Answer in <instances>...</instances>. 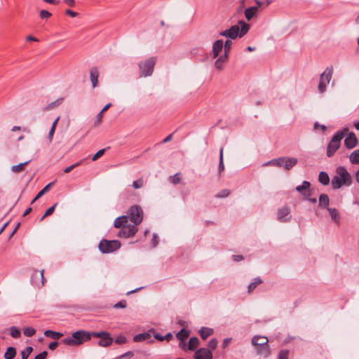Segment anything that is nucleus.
I'll list each match as a JSON object with an SVG mask.
<instances>
[{
  "label": "nucleus",
  "instance_id": "obj_35",
  "mask_svg": "<svg viewBox=\"0 0 359 359\" xmlns=\"http://www.w3.org/2000/svg\"><path fill=\"white\" fill-rule=\"evenodd\" d=\"M231 46H232V42L231 40H226L224 43V46H223V48H224V55H226V56L229 57V52L231 49Z\"/></svg>",
  "mask_w": 359,
  "mask_h": 359
},
{
  "label": "nucleus",
  "instance_id": "obj_48",
  "mask_svg": "<svg viewBox=\"0 0 359 359\" xmlns=\"http://www.w3.org/2000/svg\"><path fill=\"white\" fill-rule=\"evenodd\" d=\"M218 342L217 340L215 338L211 339L208 342V347L209 350L213 351L215 350L217 346Z\"/></svg>",
  "mask_w": 359,
  "mask_h": 359
},
{
  "label": "nucleus",
  "instance_id": "obj_37",
  "mask_svg": "<svg viewBox=\"0 0 359 359\" xmlns=\"http://www.w3.org/2000/svg\"><path fill=\"white\" fill-rule=\"evenodd\" d=\"M33 348L32 346H27L23 351H21L22 359H27L32 353Z\"/></svg>",
  "mask_w": 359,
  "mask_h": 359
},
{
  "label": "nucleus",
  "instance_id": "obj_45",
  "mask_svg": "<svg viewBox=\"0 0 359 359\" xmlns=\"http://www.w3.org/2000/svg\"><path fill=\"white\" fill-rule=\"evenodd\" d=\"M57 203H55L53 206H51L50 208H49L46 211V212L43 214V215L41 217L40 220H43L45 217H46L47 216H49L51 214H53V212H54L55 209V207L57 206Z\"/></svg>",
  "mask_w": 359,
  "mask_h": 359
},
{
  "label": "nucleus",
  "instance_id": "obj_22",
  "mask_svg": "<svg viewBox=\"0 0 359 359\" xmlns=\"http://www.w3.org/2000/svg\"><path fill=\"white\" fill-rule=\"evenodd\" d=\"M327 210L330 213L332 220L334 221L335 223L339 224L340 220V216L338 210L334 208H327Z\"/></svg>",
  "mask_w": 359,
  "mask_h": 359
},
{
  "label": "nucleus",
  "instance_id": "obj_43",
  "mask_svg": "<svg viewBox=\"0 0 359 359\" xmlns=\"http://www.w3.org/2000/svg\"><path fill=\"white\" fill-rule=\"evenodd\" d=\"M144 185V180L142 178H139L138 180L133 182V187L135 189H139L142 188Z\"/></svg>",
  "mask_w": 359,
  "mask_h": 359
},
{
  "label": "nucleus",
  "instance_id": "obj_11",
  "mask_svg": "<svg viewBox=\"0 0 359 359\" xmlns=\"http://www.w3.org/2000/svg\"><path fill=\"white\" fill-rule=\"evenodd\" d=\"M344 146L348 149H351L355 147L358 144V138L354 133L350 132L344 140Z\"/></svg>",
  "mask_w": 359,
  "mask_h": 359
},
{
  "label": "nucleus",
  "instance_id": "obj_52",
  "mask_svg": "<svg viewBox=\"0 0 359 359\" xmlns=\"http://www.w3.org/2000/svg\"><path fill=\"white\" fill-rule=\"evenodd\" d=\"M106 149H100L97 153L94 154V156L92 158V160L93 161L97 160L99 158H100L105 152Z\"/></svg>",
  "mask_w": 359,
  "mask_h": 359
},
{
  "label": "nucleus",
  "instance_id": "obj_41",
  "mask_svg": "<svg viewBox=\"0 0 359 359\" xmlns=\"http://www.w3.org/2000/svg\"><path fill=\"white\" fill-rule=\"evenodd\" d=\"M10 330H11V335L12 337L17 339V338H19L21 336V332H20V330L17 327L12 326L10 328Z\"/></svg>",
  "mask_w": 359,
  "mask_h": 359
},
{
  "label": "nucleus",
  "instance_id": "obj_12",
  "mask_svg": "<svg viewBox=\"0 0 359 359\" xmlns=\"http://www.w3.org/2000/svg\"><path fill=\"white\" fill-rule=\"evenodd\" d=\"M194 359H212V351L205 348H199L195 352Z\"/></svg>",
  "mask_w": 359,
  "mask_h": 359
},
{
  "label": "nucleus",
  "instance_id": "obj_21",
  "mask_svg": "<svg viewBox=\"0 0 359 359\" xmlns=\"http://www.w3.org/2000/svg\"><path fill=\"white\" fill-rule=\"evenodd\" d=\"M330 199L326 194H321L319 196V207L327 209Z\"/></svg>",
  "mask_w": 359,
  "mask_h": 359
},
{
  "label": "nucleus",
  "instance_id": "obj_14",
  "mask_svg": "<svg viewBox=\"0 0 359 359\" xmlns=\"http://www.w3.org/2000/svg\"><path fill=\"white\" fill-rule=\"evenodd\" d=\"M283 161H281L280 167H283L285 170H290L297 163V159L296 158H285L282 157Z\"/></svg>",
  "mask_w": 359,
  "mask_h": 359
},
{
  "label": "nucleus",
  "instance_id": "obj_25",
  "mask_svg": "<svg viewBox=\"0 0 359 359\" xmlns=\"http://www.w3.org/2000/svg\"><path fill=\"white\" fill-rule=\"evenodd\" d=\"M332 76V69L327 68L325 72L320 75V80H324L327 83H329Z\"/></svg>",
  "mask_w": 359,
  "mask_h": 359
},
{
  "label": "nucleus",
  "instance_id": "obj_39",
  "mask_svg": "<svg viewBox=\"0 0 359 359\" xmlns=\"http://www.w3.org/2000/svg\"><path fill=\"white\" fill-rule=\"evenodd\" d=\"M261 283L262 280L260 278H255L254 281L248 285V292H251Z\"/></svg>",
  "mask_w": 359,
  "mask_h": 359
},
{
  "label": "nucleus",
  "instance_id": "obj_56",
  "mask_svg": "<svg viewBox=\"0 0 359 359\" xmlns=\"http://www.w3.org/2000/svg\"><path fill=\"white\" fill-rule=\"evenodd\" d=\"M62 99H60V100H57L55 102H53L51 103H50L45 109H53L55 107L56 104H60V101L62 100Z\"/></svg>",
  "mask_w": 359,
  "mask_h": 359
},
{
  "label": "nucleus",
  "instance_id": "obj_3",
  "mask_svg": "<svg viewBox=\"0 0 359 359\" xmlns=\"http://www.w3.org/2000/svg\"><path fill=\"white\" fill-rule=\"evenodd\" d=\"M348 131V128H344L343 130L337 131L334 135L327 147V156L328 157H332L340 147L341 141L344 138V134Z\"/></svg>",
  "mask_w": 359,
  "mask_h": 359
},
{
  "label": "nucleus",
  "instance_id": "obj_51",
  "mask_svg": "<svg viewBox=\"0 0 359 359\" xmlns=\"http://www.w3.org/2000/svg\"><path fill=\"white\" fill-rule=\"evenodd\" d=\"M90 335L91 337H97V338H101L103 335H107L106 331H101V332H90Z\"/></svg>",
  "mask_w": 359,
  "mask_h": 359
},
{
  "label": "nucleus",
  "instance_id": "obj_32",
  "mask_svg": "<svg viewBox=\"0 0 359 359\" xmlns=\"http://www.w3.org/2000/svg\"><path fill=\"white\" fill-rule=\"evenodd\" d=\"M199 344V340L197 337H193L189 339L188 346L191 351L195 350Z\"/></svg>",
  "mask_w": 359,
  "mask_h": 359
},
{
  "label": "nucleus",
  "instance_id": "obj_63",
  "mask_svg": "<svg viewBox=\"0 0 359 359\" xmlns=\"http://www.w3.org/2000/svg\"><path fill=\"white\" fill-rule=\"evenodd\" d=\"M133 355V353L131 351H128L126 352V353L121 355V356L116 358V359H121L124 357H126V356H128V357H132Z\"/></svg>",
  "mask_w": 359,
  "mask_h": 359
},
{
  "label": "nucleus",
  "instance_id": "obj_42",
  "mask_svg": "<svg viewBox=\"0 0 359 359\" xmlns=\"http://www.w3.org/2000/svg\"><path fill=\"white\" fill-rule=\"evenodd\" d=\"M169 181H170V183H172L173 184H180V182H181L180 174V173H176L175 175L170 176L169 177Z\"/></svg>",
  "mask_w": 359,
  "mask_h": 359
},
{
  "label": "nucleus",
  "instance_id": "obj_34",
  "mask_svg": "<svg viewBox=\"0 0 359 359\" xmlns=\"http://www.w3.org/2000/svg\"><path fill=\"white\" fill-rule=\"evenodd\" d=\"M310 186H311V184H310V182H308V181H304V182H302V185H299V186H297V187L295 188V189H296V191H298L299 193H300V194H302V193H304L303 191H304V190H307V189H309V187H310Z\"/></svg>",
  "mask_w": 359,
  "mask_h": 359
},
{
  "label": "nucleus",
  "instance_id": "obj_29",
  "mask_svg": "<svg viewBox=\"0 0 359 359\" xmlns=\"http://www.w3.org/2000/svg\"><path fill=\"white\" fill-rule=\"evenodd\" d=\"M16 355V349L15 347L10 346L7 348L6 353H4L5 359H13Z\"/></svg>",
  "mask_w": 359,
  "mask_h": 359
},
{
  "label": "nucleus",
  "instance_id": "obj_44",
  "mask_svg": "<svg viewBox=\"0 0 359 359\" xmlns=\"http://www.w3.org/2000/svg\"><path fill=\"white\" fill-rule=\"evenodd\" d=\"M327 88V83L324 80H320L318 86V90L319 93H323Z\"/></svg>",
  "mask_w": 359,
  "mask_h": 359
},
{
  "label": "nucleus",
  "instance_id": "obj_18",
  "mask_svg": "<svg viewBox=\"0 0 359 359\" xmlns=\"http://www.w3.org/2000/svg\"><path fill=\"white\" fill-rule=\"evenodd\" d=\"M258 13V6H250L244 11V15L248 21H250Z\"/></svg>",
  "mask_w": 359,
  "mask_h": 359
},
{
  "label": "nucleus",
  "instance_id": "obj_28",
  "mask_svg": "<svg viewBox=\"0 0 359 359\" xmlns=\"http://www.w3.org/2000/svg\"><path fill=\"white\" fill-rule=\"evenodd\" d=\"M44 335L47 337H50L53 339H59L62 336V334L60 332L48 330L44 332Z\"/></svg>",
  "mask_w": 359,
  "mask_h": 359
},
{
  "label": "nucleus",
  "instance_id": "obj_26",
  "mask_svg": "<svg viewBox=\"0 0 359 359\" xmlns=\"http://www.w3.org/2000/svg\"><path fill=\"white\" fill-rule=\"evenodd\" d=\"M318 181L324 186L328 185L330 182V177L326 172L321 171L318 175Z\"/></svg>",
  "mask_w": 359,
  "mask_h": 359
},
{
  "label": "nucleus",
  "instance_id": "obj_30",
  "mask_svg": "<svg viewBox=\"0 0 359 359\" xmlns=\"http://www.w3.org/2000/svg\"><path fill=\"white\" fill-rule=\"evenodd\" d=\"M30 161L31 160H29L26 162L21 163L18 165H13L11 166V170L13 172L18 173L21 172L24 169L25 166L27 165Z\"/></svg>",
  "mask_w": 359,
  "mask_h": 359
},
{
  "label": "nucleus",
  "instance_id": "obj_27",
  "mask_svg": "<svg viewBox=\"0 0 359 359\" xmlns=\"http://www.w3.org/2000/svg\"><path fill=\"white\" fill-rule=\"evenodd\" d=\"M151 338V334L148 332H143L135 335L133 341L135 342L147 341Z\"/></svg>",
  "mask_w": 359,
  "mask_h": 359
},
{
  "label": "nucleus",
  "instance_id": "obj_36",
  "mask_svg": "<svg viewBox=\"0 0 359 359\" xmlns=\"http://www.w3.org/2000/svg\"><path fill=\"white\" fill-rule=\"evenodd\" d=\"M281 161H283L282 157L272 159L264 163V165H276L278 167H280Z\"/></svg>",
  "mask_w": 359,
  "mask_h": 359
},
{
  "label": "nucleus",
  "instance_id": "obj_2",
  "mask_svg": "<svg viewBox=\"0 0 359 359\" xmlns=\"http://www.w3.org/2000/svg\"><path fill=\"white\" fill-rule=\"evenodd\" d=\"M90 339V332L79 330L72 334V337L65 338L61 342L68 346L80 345Z\"/></svg>",
  "mask_w": 359,
  "mask_h": 359
},
{
  "label": "nucleus",
  "instance_id": "obj_53",
  "mask_svg": "<svg viewBox=\"0 0 359 359\" xmlns=\"http://www.w3.org/2000/svg\"><path fill=\"white\" fill-rule=\"evenodd\" d=\"M51 16V13L46 11V10H41L40 11V17L41 18L43 19V18H48Z\"/></svg>",
  "mask_w": 359,
  "mask_h": 359
},
{
  "label": "nucleus",
  "instance_id": "obj_24",
  "mask_svg": "<svg viewBox=\"0 0 359 359\" xmlns=\"http://www.w3.org/2000/svg\"><path fill=\"white\" fill-rule=\"evenodd\" d=\"M238 25L241 26V29L239 28L238 32L239 37H242L248 32L250 25L243 20H240L238 22Z\"/></svg>",
  "mask_w": 359,
  "mask_h": 359
},
{
  "label": "nucleus",
  "instance_id": "obj_7",
  "mask_svg": "<svg viewBox=\"0 0 359 359\" xmlns=\"http://www.w3.org/2000/svg\"><path fill=\"white\" fill-rule=\"evenodd\" d=\"M133 224H140L143 219V211L140 206L133 205L128 211V215Z\"/></svg>",
  "mask_w": 359,
  "mask_h": 359
},
{
  "label": "nucleus",
  "instance_id": "obj_59",
  "mask_svg": "<svg viewBox=\"0 0 359 359\" xmlns=\"http://www.w3.org/2000/svg\"><path fill=\"white\" fill-rule=\"evenodd\" d=\"M102 114H103V112L101 111L98 113V114L96 116V120L95 121V125H97V124L100 123V122L102 121Z\"/></svg>",
  "mask_w": 359,
  "mask_h": 359
},
{
  "label": "nucleus",
  "instance_id": "obj_23",
  "mask_svg": "<svg viewBox=\"0 0 359 359\" xmlns=\"http://www.w3.org/2000/svg\"><path fill=\"white\" fill-rule=\"evenodd\" d=\"M213 333V329L206 327H202L199 330V334L203 339H207L208 337L212 335Z\"/></svg>",
  "mask_w": 359,
  "mask_h": 359
},
{
  "label": "nucleus",
  "instance_id": "obj_8",
  "mask_svg": "<svg viewBox=\"0 0 359 359\" xmlns=\"http://www.w3.org/2000/svg\"><path fill=\"white\" fill-rule=\"evenodd\" d=\"M44 270L42 269L41 271L35 270L31 278V281L32 285L36 287H41L43 286L46 279L44 278Z\"/></svg>",
  "mask_w": 359,
  "mask_h": 359
},
{
  "label": "nucleus",
  "instance_id": "obj_38",
  "mask_svg": "<svg viewBox=\"0 0 359 359\" xmlns=\"http://www.w3.org/2000/svg\"><path fill=\"white\" fill-rule=\"evenodd\" d=\"M36 333V330L32 327H25L23 330V334L28 337L34 336Z\"/></svg>",
  "mask_w": 359,
  "mask_h": 359
},
{
  "label": "nucleus",
  "instance_id": "obj_16",
  "mask_svg": "<svg viewBox=\"0 0 359 359\" xmlns=\"http://www.w3.org/2000/svg\"><path fill=\"white\" fill-rule=\"evenodd\" d=\"M113 341V338L110 336V334L107 332V335H103L97 342V344L101 347H108L112 344Z\"/></svg>",
  "mask_w": 359,
  "mask_h": 359
},
{
  "label": "nucleus",
  "instance_id": "obj_55",
  "mask_svg": "<svg viewBox=\"0 0 359 359\" xmlns=\"http://www.w3.org/2000/svg\"><path fill=\"white\" fill-rule=\"evenodd\" d=\"M127 306V303H126V300H121L120 302H118L117 304H116L114 305V308H121V309H124L126 308Z\"/></svg>",
  "mask_w": 359,
  "mask_h": 359
},
{
  "label": "nucleus",
  "instance_id": "obj_6",
  "mask_svg": "<svg viewBox=\"0 0 359 359\" xmlns=\"http://www.w3.org/2000/svg\"><path fill=\"white\" fill-rule=\"evenodd\" d=\"M121 246V244L119 241L102 239L98 245V248L102 253L108 254L118 250Z\"/></svg>",
  "mask_w": 359,
  "mask_h": 359
},
{
  "label": "nucleus",
  "instance_id": "obj_54",
  "mask_svg": "<svg viewBox=\"0 0 359 359\" xmlns=\"http://www.w3.org/2000/svg\"><path fill=\"white\" fill-rule=\"evenodd\" d=\"M114 341L118 344H123L126 342V338L124 336L121 335L116 337Z\"/></svg>",
  "mask_w": 359,
  "mask_h": 359
},
{
  "label": "nucleus",
  "instance_id": "obj_33",
  "mask_svg": "<svg viewBox=\"0 0 359 359\" xmlns=\"http://www.w3.org/2000/svg\"><path fill=\"white\" fill-rule=\"evenodd\" d=\"M189 335V331L184 328H182L180 332H177V337L179 340H180L181 341H183L187 339Z\"/></svg>",
  "mask_w": 359,
  "mask_h": 359
},
{
  "label": "nucleus",
  "instance_id": "obj_40",
  "mask_svg": "<svg viewBox=\"0 0 359 359\" xmlns=\"http://www.w3.org/2000/svg\"><path fill=\"white\" fill-rule=\"evenodd\" d=\"M219 174L224 170V160H223V148L222 147L219 151Z\"/></svg>",
  "mask_w": 359,
  "mask_h": 359
},
{
  "label": "nucleus",
  "instance_id": "obj_49",
  "mask_svg": "<svg viewBox=\"0 0 359 359\" xmlns=\"http://www.w3.org/2000/svg\"><path fill=\"white\" fill-rule=\"evenodd\" d=\"M289 351L283 349L280 351L278 356V359H288Z\"/></svg>",
  "mask_w": 359,
  "mask_h": 359
},
{
  "label": "nucleus",
  "instance_id": "obj_15",
  "mask_svg": "<svg viewBox=\"0 0 359 359\" xmlns=\"http://www.w3.org/2000/svg\"><path fill=\"white\" fill-rule=\"evenodd\" d=\"M229 57L226 55L222 54L217 57L214 66L217 70H222L224 65L227 62Z\"/></svg>",
  "mask_w": 359,
  "mask_h": 359
},
{
  "label": "nucleus",
  "instance_id": "obj_19",
  "mask_svg": "<svg viewBox=\"0 0 359 359\" xmlns=\"http://www.w3.org/2000/svg\"><path fill=\"white\" fill-rule=\"evenodd\" d=\"M290 212V208L287 206L283 207L282 208L278 209V219L284 222L287 221L289 218H285L289 215Z\"/></svg>",
  "mask_w": 359,
  "mask_h": 359
},
{
  "label": "nucleus",
  "instance_id": "obj_1",
  "mask_svg": "<svg viewBox=\"0 0 359 359\" xmlns=\"http://www.w3.org/2000/svg\"><path fill=\"white\" fill-rule=\"evenodd\" d=\"M352 184V177L347 169L344 166H339L336 169V174L331 180L333 189H339L343 186L349 187Z\"/></svg>",
  "mask_w": 359,
  "mask_h": 359
},
{
  "label": "nucleus",
  "instance_id": "obj_17",
  "mask_svg": "<svg viewBox=\"0 0 359 359\" xmlns=\"http://www.w3.org/2000/svg\"><path fill=\"white\" fill-rule=\"evenodd\" d=\"M128 217L126 215H123V216L117 217L114 220V226L116 228H118V229H121L128 225Z\"/></svg>",
  "mask_w": 359,
  "mask_h": 359
},
{
  "label": "nucleus",
  "instance_id": "obj_10",
  "mask_svg": "<svg viewBox=\"0 0 359 359\" xmlns=\"http://www.w3.org/2000/svg\"><path fill=\"white\" fill-rule=\"evenodd\" d=\"M239 32V26L238 25H233L229 29L224 30L219 33L220 36L227 37L230 39H235L238 36Z\"/></svg>",
  "mask_w": 359,
  "mask_h": 359
},
{
  "label": "nucleus",
  "instance_id": "obj_46",
  "mask_svg": "<svg viewBox=\"0 0 359 359\" xmlns=\"http://www.w3.org/2000/svg\"><path fill=\"white\" fill-rule=\"evenodd\" d=\"M82 162H83V161H79V162H76V163H74V164H72V165H69V166L67 167L66 168H65V169H64V172H65V173H69V172H71L74 168H76L77 166H79V165H81Z\"/></svg>",
  "mask_w": 359,
  "mask_h": 359
},
{
  "label": "nucleus",
  "instance_id": "obj_58",
  "mask_svg": "<svg viewBox=\"0 0 359 359\" xmlns=\"http://www.w3.org/2000/svg\"><path fill=\"white\" fill-rule=\"evenodd\" d=\"M65 13H66L67 15H69V16L72 17V18H75V17L78 16V15H79V14H78V13L74 12V11H72V10H70V9H67V10L65 11Z\"/></svg>",
  "mask_w": 359,
  "mask_h": 359
},
{
  "label": "nucleus",
  "instance_id": "obj_64",
  "mask_svg": "<svg viewBox=\"0 0 359 359\" xmlns=\"http://www.w3.org/2000/svg\"><path fill=\"white\" fill-rule=\"evenodd\" d=\"M231 340V338H226L223 340L222 346L224 348H226L229 345Z\"/></svg>",
  "mask_w": 359,
  "mask_h": 359
},
{
  "label": "nucleus",
  "instance_id": "obj_9",
  "mask_svg": "<svg viewBox=\"0 0 359 359\" xmlns=\"http://www.w3.org/2000/svg\"><path fill=\"white\" fill-rule=\"evenodd\" d=\"M137 226L135 224H128L119 231L118 236L124 238L134 236L138 230Z\"/></svg>",
  "mask_w": 359,
  "mask_h": 359
},
{
  "label": "nucleus",
  "instance_id": "obj_5",
  "mask_svg": "<svg viewBox=\"0 0 359 359\" xmlns=\"http://www.w3.org/2000/svg\"><path fill=\"white\" fill-rule=\"evenodd\" d=\"M268 341L267 337L264 336H255L252 339V345L257 346L258 353L264 357H267L270 353Z\"/></svg>",
  "mask_w": 359,
  "mask_h": 359
},
{
  "label": "nucleus",
  "instance_id": "obj_50",
  "mask_svg": "<svg viewBox=\"0 0 359 359\" xmlns=\"http://www.w3.org/2000/svg\"><path fill=\"white\" fill-rule=\"evenodd\" d=\"M229 194H230V191L229 189H222L216 195V197H217V198H226Z\"/></svg>",
  "mask_w": 359,
  "mask_h": 359
},
{
  "label": "nucleus",
  "instance_id": "obj_20",
  "mask_svg": "<svg viewBox=\"0 0 359 359\" xmlns=\"http://www.w3.org/2000/svg\"><path fill=\"white\" fill-rule=\"evenodd\" d=\"M99 71L97 67L91 68L90 70V78L92 83V87L95 88L98 83Z\"/></svg>",
  "mask_w": 359,
  "mask_h": 359
},
{
  "label": "nucleus",
  "instance_id": "obj_62",
  "mask_svg": "<svg viewBox=\"0 0 359 359\" xmlns=\"http://www.w3.org/2000/svg\"><path fill=\"white\" fill-rule=\"evenodd\" d=\"M64 3H65L69 7H73L75 5L74 0H63Z\"/></svg>",
  "mask_w": 359,
  "mask_h": 359
},
{
  "label": "nucleus",
  "instance_id": "obj_61",
  "mask_svg": "<svg viewBox=\"0 0 359 359\" xmlns=\"http://www.w3.org/2000/svg\"><path fill=\"white\" fill-rule=\"evenodd\" d=\"M320 128L323 131H325L326 127L324 125H320L318 122L314 123V128L318 129Z\"/></svg>",
  "mask_w": 359,
  "mask_h": 359
},
{
  "label": "nucleus",
  "instance_id": "obj_31",
  "mask_svg": "<svg viewBox=\"0 0 359 359\" xmlns=\"http://www.w3.org/2000/svg\"><path fill=\"white\" fill-rule=\"evenodd\" d=\"M349 161L352 164L359 163V149L354 150L349 156Z\"/></svg>",
  "mask_w": 359,
  "mask_h": 359
},
{
  "label": "nucleus",
  "instance_id": "obj_4",
  "mask_svg": "<svg viewBox=\"0 0 359 359\" xmlns=\"http://www.w3.org/2000/svg\"><path fill=\"white\" fill-rule=\"evenodd\" d=\"M156 62V57H151L144 61L140 62L138 63V67L140 69V76L144 77L151 76Z\"/></svg>",
  "mask_w": 359,
  "mask_h": 359
},
{
  "label": "nucleus",
  "instance_id": "obj_13",
  "mask_svg": "<svg viewBox=\"0 0 359 359\" xmlns=\"http://www.w3.org/2000/svg\"><path fill=\"white\" fill-rule=\"evenodd\" d=\"M224 46V41L222 39L215 41L212 44V55L213 58H217L219 53L222 52Z\"/></svg>",
  "mask_w": 359,
  "mask_h": 359
},
{
  "label": "nucleus",
  "instance_id": "obj_57",
  "mask_svg": "<svg viewBox=\"0 0 359 359\" xmlns=\"http://www.w3.org/2000/svg\"><path fill=\"white\" fill-rule=\"evenodd\" d=\"M47 355V351H44L42 353L38 354L34 359H46Z\"/></svg>",
  "mask_w": 359,
  "mask_h": 359
},
{
  "label": "nucleus",
  "instance_id": "obj_60",
  "mask_svg": "<svg viewBox=\"0 0 359 359\" xmlns=\"http://www.w3.org/2000/svg\"><path fill=\"white\" fill-rule=\"evenodd\" d=\"M57 346H58V343L57 341H53L48 344V348L50 350L53 351L57 348Z\"/></svg>",
  "mask_w": 359,
  "mask_h": 359
},
{
  "label": "nucleus",
  "instance_id": "obj_47",
  "mask_svg": "<svg viewBox=\"0 0 359 359\" xmlns=\"http://www.w3.org/2000/svg\"><path fill=\"white\" fill-rule=\"evenodd\" d=\"M52 185V183H49L46 187H44L37 194L36 198H40L42 196H43L49 189L50 187Z\"/></svg>",
  "mask_w": 359,
  "mask_h": 359
}]
</instances>
